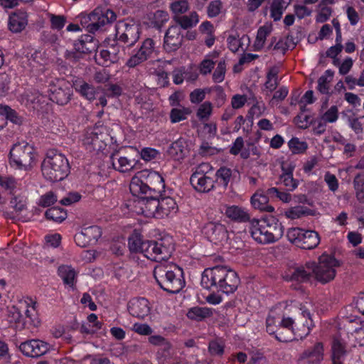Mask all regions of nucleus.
Here are the masks:
<instances>
[{"instance_id":"obj_1","label":"nucleus","mask_w":364,"mask_h":364,"mask_svg":"<svg viewBox=\"0 0 364 364\" xmlns=\"http://www.w3.org/2000/svg\"><path fill=\"white\" fill-rule=\"evenodd\" d=\"M128 247L132 252L142 253L146 258L156 262L167 260L174 251L173 240L170 236L144 241L141 235L134 234L129 237Z\"/></svg>"},{"instance_id":"obj_2","label":"nucleus","mask_w":364,"mask_h":364,"mask_svg":"<svg viewBox=\"0 0 364 364\" xmlns=\"http://www.w3.org/2000/svg\"><path fill=\"white\" fill-rule=\"evenodd\" d=\"M237 272L226 266L218 265L205 269L201 276L200 284L206 289H213L229 294L235 292L240 284Z\"/></svg>"},{"instance_id":"obj_3","label":"nucleus","mask_w":364,"mask_h":364,"mask_svg":"<svg viewBox=\"0 0 364 364\" xmlns=\"http://www.w3.org/2000/svg\"><path fill=\"white\" fill-rule=\"evenodd\" d=\"M164 178L155 171L144 169L139 171L129 184V190L133 196L143 195L161 196L164 191Z\"/></svg>"},{"instance_id":"obj_4","label":"nucleus","mask_w":364,"mask_h":364,"mask_svg":"<svg viewBox=\"0 0 364 364\" xmlns=\"http://www.w3.org/2000/svg\"><path fill=\"white\" fill-rule=\"evenodd\" d=\"M70 170L68 159L55 149L48 151L41 163L43 177L50 182H58L65 179Z\"/></svg>"},{"instance_id":"obj_5","label":"nucleus","mask_w":364,"mask_h":364,"mask_svg":"<svg viewBox=\"0 0 364 364\" xmlns=\"http://www.w3.org/2000/svg\"><path fill=\"white\" fill-rule=\"evenodd\" d=\"M154 277L159 286L171 294L178 293L185 285L183 272L177 265H157L154 270Z\"/></svg>"},{"instance_id":"obj_6","label":"nucleus","mask_w":364,"mask_h":364,"mask_svg":"<svg viewBox=\"0 0 364 364\" xmlns=\"http://www.w3.org/2000/svg\"><path fill=\"white\" fill-rule=\"evenodd\" d=\"M10 164L20 169H30L36 160L35 149L25 141L14 144L10 150Z\"/></svg>"},{"instance_id":"obj_7","label":"nucleus","mask_w":364,"mask_h":364,"mask_svg":"<svg viewBox=\"0 0 364 364\" xmlns=\"http://www.w3.org/2000/svg\"><path fill=\"white\" fill-rule=\"evenodd\" d=\"M314 266L312 272L315 279L324 284L335 278L336 268L341 266V263L333 255L324 253L318 257V263L314 262Z\"/></svg>"},{"instance_id":"obj_8","label":"nucleus","mask_w":364,"mask_h":364,"mask_svg":"<svg viewBox=\"0 0 364 364\" xmlns=\"http://www.w3.org/2000/svg\"><path fill=\"white\" fill-rule=\"evenodd\" d=\"M114 42L123 46L132 47L139 41L141 34L140 26L133 22L119 21L115 26Z\"/></svg>"},{"instance_id":"obj_9","label":"nucleus","mask_w":364,"mask_h":364,"mask_svg":"<svg viewBox=\"0 0 364 364\" xmlns=\"http://www.w3.org/2000/svg\"><path fill=\"white\" fill-rule=\"evenodd\" d=\"M287 237L291 243L304 250L314 249L320 243V237L317 232L300 228L288 229Z\"/></svg>"},{"instance_id":"obj_10","label":"nucleus","mask_w":364,"mask_h":364,"mask_svg":"<svg viewBox=\"0 0 364 364\" xmlns=\"http://www.w3.org/2000/svg\"><path fill=\"white\" fill-rule=\"evenodd\" d=\"M212 166L208 163H202L195 168L190 178L193 188L200 193H208L215 186L214 179L210 176Z\"/></svg>"},{"instance_id":"obj_11","label":"nucleus","mask_w":364,"mask_h":364,"mask_svg":"<svg viewBox=\"0 0 364 364\" xmlns=\"http://www.w3.org/2000/svg\"><path fill=\"white\" fill-rule=\"evenodd\" d=\"M109 141V136L105 127H95L86 130L82 142L90 152L104 150Z\"/></svg>"},{"instance_id":"obj_12","label":"nucleus","mask_w":364,"mask_h":364,"mask_svg":"<svg viewBox=\"0 0 364 364\" xmlns=\"http://www.w3.org/2000/svg\"><path fill=\"white\" fill-rule=\"evenodd\" d=\"M117 18L116 14L110 9L102 12L100 9H95L87 16L82 18V23H87L86 26L90 33H94L101 29L104 26L114 21Z\"/></svg>"},{"instance_id":"obj_13","label":"nucleus","mask_w":364,"mask_h":364,"mask_svg":"<svg viewBox=\"0 0 364 364\" xmlns=\"http://www.w3.org/2000/svg\"><path fill=\"white\" fill-rule=\"evenodd\" d=\"M314 262H307L304 265H296L289 267L282 274V278L287 282L305 283L311 280L313 272Z\"/></svg>"},{"instance_id":"obj_14","label":"nucleus","mask_w":364,"mask_h":364,"mask_svg":"<svg viewBox=\"0 0 364 364\" xmlns=\"http://www.w3.org/2000/svg\"><path fill=\"white\" fill-rule=\"evenodd\" d=\"M154 52L155 42L152 38H147L142 42L137 52L127 60V65L129 68H134L152 58Z\"/></svg>"},{"instance_id":"obj_15","label":"nucleus","mask_w":364,"mask_h":364,"mask_svg":"<svg viewBox=\"0 0 364 364\" xmlns=\"http://www.w3.org/2000/svg\"><path fill=\"white\" fill-rule=\"evenodd\" d=\"M102 236V230L99 226L92 225L82 228L81 232L75 235L76 245L81 247L95 245Z\"/></svg>"},{"instance_id":"obj_16","label":"nucleus","mask_w":364,"mask_h":364,"mask_svg":"<svg viewBox=\"0 0 364 364\" xmlns=\"http://www.w3.org/2000/svg\"><path fill=\"white\" fill-rule=\"evenodd\" d=\"M19 101L30 110L40 111L47 104V97L36 90H27L20 95Z\"/></svg>"},{"instance_id":"obj_17","label":"nucleus","mask_w":364,"mask_h":364,"mask_svg":"<svg viewBox=\"0 0 364 364\" xmlns=\"http://www.w3.org/2000/svg\"><path fill=\"white\" fill-rule=\"evenodd\" d=\"M50 344L38 339H32L23 342L19 350L26 356L38 358L45 355L50 349Z\"/></svg>"},{"instance_id":"obj_18","label":"nucleus","mask_w":364,"mask_h":364,"mask_svg":"<svg viewBox=\"0 0 364 364\" xmlns=\"http://www.w3.org/2000/svg\"><path fill=\"white\" fill-rule=\"evenodd\" d=\"M202 232L208 240L215 244L222 242L228 238V231L224 225L218 222H208L205 223Z\"/></svg>"},{"instance_id":"obj_19","label":"nucleus","mask_w":364,"mask_h":364,"mask_svg":"<svg viewBox=\"0 0 364 364\" xmlns=\"http://www.w3.org/2000/svg\"><path fill=\"white\" fill-rule=\"evenodd\" d=\"M323 345L321 342L304 350L297 358L298 364H321L323 360Z\"/></svg>"},{"instance_id":"obj_20","label":"nucleus","mask_w":364,"mask_h":364,"mask_svg":"<svg viewBox=\"0 0 364 364\" xmlns=\"http://www.w3.org/2000/svg\"><path fill=\"white\" fill-rule=\"evenodd\" d=\"M183 38L184 36L181 33V28L178 25L170 26L164 36V49L168 53L177 50L182 46Z\"/></svg>"},{"instance_id":"obj_21","label":"nucleus","mask_w":364,"mask_h":364,"mask_svg":"<svg viewBox=\"0 0 364 364\" xmlns=\"http://www.w3.org/2000/svg\"><path fill=\"white\" fill-rule=\"evenodd\" d=\"M50 91V100L62 106L67 105L73 95L72 87L65 81L60 82L58 86L52 87Z\"/></svg>"},{"instance_id":"obj_22","label":"nucleus","mask_w":364,"mask_h":364,"mask_svg":"<svg viewBox=\"0 0 364 364\" xmlns=\"http://www.w3.org/2000/svg\"><path fill=\"white\" fill-rule=\"evenodd\" d=\"M160 196L154 194L138 196L141 213L146 217L159 218V197Z\"/></svg>"},{"instance_id":"obj_23","label":"nucleus","mask_w":364,"mask_h":364,"mask_svg":"<svg viewBox=\"0 0 364 364\" xmlns=\"http://www.w3.org/2000/svg\"><path fill=\"white\" fill-rule=\"evenodd\" d=\"M250 232L252 238L260 244L272 243L269 232L267 230L262 218L253 219L250 221Z\"/></svg>"},{"instance_id":"obj_24","label":"nucleus","mask_w":364,"mask_h":364,"mask_svg":"<svg viewBox=\"0 0 364 364\" xmlns=\"http://www.w3.org/2000/svg\"><path fill=\"white\" fill-rule=\"evenodd\" d=\"M128 311L134 317L144 318L150 313L149 301L145 298H134L128 303Z\"/></svg>"},{"instance_id":"obj_25","label":"nucleus","mask_w":364,"mask_h":364,"mask_svg":"<svg viewBox=\"0 0 364 364\" xmlns=\"http://www.w3.org/2000/svg\"><path fill=\"white\" fill-rule=\"evenodd\" d=\"M166 153L175 161L183 159L188 153L187 140L183 137L178 138L169 145Z\"/></svg>"},{"instance_id":"obj_26","label":"nucleus","mask_w":364,"mask_h":364,"mask_svg":"<svg viewBox=\"0 0 364 364\" xmlns=\"http://www.w3.org/2000/svg\"><path fill=\"white\" fill-rule=\"evenodd\" d=\"M28 23L26 12L18 10L9 16V28L13 33H19L22 31Z\"/></svg>"},{"instance_id":"obj_27","label":"nucleus","mask_w":364,"mask_h":364,"mask_svg":"<svg viewBox=\"0 0 364 364\" xmlns=\"http://www.w3.org/2000/svg\"><path fill=\"white\" fill-rule=\"evenodd\" d=\"M225 215L230 220L243 223L250 222V215L244 208L238 205H230L225 207Z\"/></svg>"},{"instance_id":"obj_28","label":"nucleus","mask_w":364,"mask_h":364,"mask_svg":"<svg viewBox=\"0 0 364 364\" xmlns=\"http://www.w3.org/2000/svg\"><path fill=\"white\" fill-rule=\"evenodd\" d=\"M264 225L269 232L271 240L274 242L279 240L284 234V227L274 217L262 218Z\"/></svg>"},{"instance_id":"obj_29","label":"nucleus","mask_w":364,"mask_h":364,"mask_svg":"<svg viewBox=\"0 0 364 364\" xmlns=\"http://www.w3.org/2000/svg\"><path fill=\"white\" fill-rule=\"evenodd\" d=\"M173 21L181 29L187 30L195 27L199 22V16L197 12L192 11L189 15L173 16Z\"/></svg>"},{"instance_id":"obj_30","label":"nucleus","mask_w":364,"mask_h":364,"mask_svg":"<svg viewBox=\"0 0 364 364\" xmlns=\"http://www.w3.org/2000/svg\"><path fill=\"white\" fill-rule=\"evenodd\" d=\"M251 204L255 209L272 213L274 208L269 204V198L262 191H257L251 198Z\"/></svg>"},{"instance_id":"obj_31","label":"nucleus","mask_w":364,"mask_h":364,"mask_svg":"<svg viewBox=\"0 0 364 364\" xmlns=\"http://www.w3.org/2000/svg\"><path fill=\"white\" fill-rule=\"evenodd\" d=\"M110 160L113 168L122 173L131 171L135 166L134 160L128 159L124 156H119L118 152L112 154Z\"/></svg>"},{"instance_id":"obj_32","label":"nucleus","mask_w":364,"mask_h":364,"mask_svg":"<svg viewBox=\"0 0 364 364\" xmlns=\"http://www.w3.org/2000/svg\"><path fill=\"white\" fill-rule=\"evenodd\" d=\"M294 321L290 317H284L280 322H279V327H282V328L287 330L289 333H293L296 339L300 338L302 339L305 338L310 333V328L306 327L304 323L303 324V331H301L298 328H294Z\"/></svg>"},{"instance_id":"obj_33","label":"nucleus","mask_w":364,"mask_h":364,"mask_svg":"<svg viewBox=\"0 0 364 364\" xmlns=\"http://www.w3.org/2000/svg\"><path fill=\"white\" fill-rule=\"evenodd\" d=\"M334 72L331 70H327L318 79V85L316 90L322 95H331V82L333 80Z\"/></svg>"},{"instance_id":"obj_34","label":"nucleus","mask_w":364,"mask_h":364,"mask_svg":"<svg viewBox=\"0 0 364 364\" xmlns=\"http://www.w3.org/2000/svg\"><path fill=\"white\" fill-rule=\"evenodd\" d=\"M73 85L75 90L87 100L92 101L95 99L96 90L93 85L82 80H76Z\"/></svg>"},{"instance_id":"obj_35","label":"nucleus","mask_w":364,"mask_h":364,"mask_svg":"<svg viewBox=\"0 0 364 364\" xmlns=\"http://www.w3.org/2000/svg\"><path fill=\"white\" fill-rule=\"evenodd\" d=\"M58 273L59 277L63 281L64 284L73 288L76 282V272L68 265H61L58 267Z\"/></svg>"},{"instance_id":"obj_36","label":"nucleus","mask_w":364,"mask_h":364,"mask_svg":"<svg viewBox=\"0 0 364 364\" xmlns=\"http://www.w3.org/2000/svg\"><path fill=\"white\" fill-rule=\"evenodd\" d=\"M159 218L168 216L171 212H176L178 210L175 200L171 197L159 198Z\"/></svg>"},{"instance_id":"obj_37","label":"nucleus","mask_w":364,"mask_h":364,"mask_svg":"<svg viewBox=\"0 0 364 364\" xmlns=\"http://www.w3.org/2000/svg\"><path fill=\"white\" fill-rule=\"evenodd\" d=\"M213 314V309L211 308L195 306L191 308L186 315L191 320L201 321L212 316Z\"/></svg>"},{"instance_id":"obj_38","label":"nucleus","mask_w":364,"mask_h":364,"mask_svg":"<svg viewBox=\"0 0 364 364\" xmlns=\"http://www.w3.org/2000/svg\"><path fill=\"white\" fill-rule=\"evenodd\" d=\"M169 19L167 11L164 10H157L149 15L150 25L153 28L160 30Z\"/></svg>"},{"instance_id":"obj_39","label":"nucleus","mask_w":364,"mask_h":364,"mask_svg":"<svg viewBox=\"0 0 364 364\" xmlns=\"http://www.w3.org/2000/svg\"><path fill=\"white\" fill-rule=\"evenodd\" d=\"M283 173L280 176V181L286 186L287 191H294L298 186V181L293 178V168L285 169L282 167Z\"/></svg>"},{"instance_id":"obj_40","label":"nucleus","mask_w":364,"mask_h":364,"mask_svg":"<svg viewBox=\"0 0 364 364\" xmlns=\"http://www.w3.org/2000/svg\"><path fill=\"white\" fill-rule=\"evenodd\" d=\"M346 355L343 345L338 341L334 340L332 345L333 364H343V359Z\"/></svg>"},{"instance_id":"obj_41","label":"nucleus","mask_w":364,"mask_h":364,"mask_svg":"<svg viewBox=\"0 0 364 364\" xmlns=\"http://www.w3.org/2000/svg\"><path fill=\"white\" fill-rule=\"evenodd\" d=\"M272 28L268 26H261L257 33L254 43L255 50H260L264 46L267 37L271 33Z\"/></svg>"},{"instance_id":"obj_42","label":"nucleus","mask_w":364,"mask_h":364,"mask_svg":"<svg viewBox=\"0 0 364 364\" xmlns=\"http://www.w3.org/2000/svg\"><path fill=\"white\" fill-rule=\"evenodd\" d=\"M45 216L48 220L55 223H61L66 219L67 212L63 208L53 207L46 211Z\"/></svg>"},{"instance_id":"obj_43","label":"nucleus","mask_w":364,"mask_h":364,"mask_svg":"<svg viewBox=\"0 0 364 364\" xmlns=\"http://www.w3.org/2000/svg\"><path fill=\"white\" fill-rule=\"evenodd\" d=\"M191 113V109L187 107L173 108L169 114L171 122L174 124L185 120Z\"/></svg>"},{"instance_id":"obj_44","label":"nucleus","mask_w":364,"mask_h":364,"mask_svg":"<svg viewBox=\"0 0 364 364\" xmlns=\"http://www.w3.org/2000/svg\"><path fill=\"white\" fill-rule=\"evenodd\" d=\"M169 8L174 16H181L188 11L190 5L188 0H176L170 4Z\"/></svg>"},{"instance_id":"obj_45","label":"nucleus","mask_w":364,"mask_h":364,"mask_svg":"<svg viewBox=\"0 0 364 364\" xmlns=\"http://www.w3.org/2000/svg\"><path fill=\"white\" fill-rule=\"evenodd\" d=\"M278 68L276 67L271 68L267 74V80L265 82V87L270 91H273L277 86V75Z\"/></svg>"},{"instance_id":"obj_46","label":"nucleus","mask_w":364,"mask_h":364,"mask_svg":"<svg viewBox=\"0 0 364 364\" xmlns=\"http://www.w3.org/2000/svg\"><path fill=\"white\" fill-rule=\"evenodd\" d=\"M289 148L294 154H299L304 152L308 147L306 141H301L296 137H293L288 142Z\"/></svg>"},{"instance_id":"obj_47","label":"nucleus","mask_w":364,"mask_h":364,"mask_svg":"<svg viewBox=\"0 0 364 364\" xmlns=\"http://www.w3.org/2000/svg\"><path fill=\"white\" fill-rule=\"evenodd\" d=\"M2 109L5 110L2 112L6 120L9 119L16 124H21L23 122V117L20 116L14 109H11L8 106H2Z\"/></svg>"},{"instance_id":"obj_48","label":"nucleus","mask_w":364,"mask_h":364,"mask_svg":"<svg viewBox=\"0 0 364 364\" xmlns=\"http://www.w3.org/2000/svg\"><path fill=\"white\" fill-rule=\"evenodd\" d=\"M215 176L217 179L226 188L232 176V170L225 166L220 167L216 171Z\"/></svg>"},{"instance_id":"obj_49","label":"nucleus","mask_w":364,"mask_h":364,"mask_svg":"<svg viewBox=\"0 0 364 364\" xmlns=\"http://www.w3.org/2000/svg\"><path fill=\"white\" fill-rule=\"evenodd\" d=\"M7 320L10 323H21L22 314L19 309L15 306H12L7 309Z\"/></svg>"},{"instance_id":"obj_50","label":"nucleus","mask_w":364,"mask_h":364,"mask_svg":"<svg viewBox=\"0 0 364 364\" xmlns=\"http://www.w3.org/2000/svg\"><path fill=\"white\" fill-rule=\"evenodd\" d=\"M282 3L279 0H274L270 7V16L274 21H279L282 18L284 10Z\"/></svg>"},{"instance_id":"obj_51","label":"nucleus","mask_w":364,"mask_h":364,"mask_svg":"<svg viewBox=\"0 0 364 364\" xmlns=\"http://www.w3.org/2000/svg\"><path fill=\"white\" fill-rule=\"evenodd\" d=\"M50 21V27L52 29L60 31L62 29L66 22V18L61 15L48 14Z\"/></svg>"},{"instance_id":"obj_52","label":"nucleus","mask_w":364,"mask_h":364,"mask_svg":"<svg viewBox=\"0 0 364 364\" xmlns=\"http://www.w3.org/2000/svg\"><path fill=\"white\" fill-rule=\"evenodd\" d=\"M57 200V196L53 191H48L41 196L38 205L46 208L53 205Z\"/></svg>"},{"instance_id":"obj_53","label":"nucleus","mask_w":364,"mask_h":364,"mask_svg":"<svg viewBox=\"0 0 364 364\" xmlns=\"http://www.w3.org/2000/svg\"><path fill=\"white\" fill-rule=\"evenodd\" d=\"M226 65L225 60H220L213 74V79L215 82H221L225 78Z\"/></svg>"},{"instance_id":"obj_54","label":"nucleus","mask_w":364,"mask_h":364,"mask_svg":"<svg viewBox=\"0 0 364 364\" xmlns=\"http://www.w3.org/2000/svg\"><path fill=\"white\" fill-rule=\"evenodd\" d=\"M223 4L220 0L211 1L207 7V14L208 17L214 18L218 16L222 10Z\"/></svg>"},{"instance_id":"obj_55","label":"nucleus","mask_w":364,"mask_h":364,"mask_svg":"<svg viewBox=\"0 0 364 364\" xmlns=\"http://www.w3.org/2000/svg\"><path fill=\"white\" fill-rule=\"evenodd\" d=\"M10 205L16 213L21 212L26 208V199L21 196H14L10 200Z\"/></svg>"},{"instance_id":"obj_56","label":"nucleus","mask_w":364,"mask_h":364,"mask_svg":"<svg viewBox=\"0 0 364 364\" xmlns=\"http://www.w3.org/2000/svg\"><path fill=\"white\" fill-rule=\"evenodd\" d=\"M309 210L303 206L291 208L287 212V216L291 219L299 218L303 215H309Z\"/></svg>"},{"instance_id":"obj_57","label":"nucleus","mask_w":364,"mask_h":364,"mask_svg":"<svg viewBox=\"0 0 364 364\" xmlns=\"http://www.w3.org/2000/svg\"><path fill=\"white\" fill-rule=\"evenodd\" d=\"M212 113V104L205 102L201 104L197 111V117L200 119H208Z\"/></svg>"},{"instance_id":"obj_58","label":"nucleus","mask_w":364,"mask_h":364,"mask_svg":"<svg viewBox=\"0 0 364 364\" xmlns=\"http://www.w3.org/2000/svg\"><path fill=\"white\" fill-rule=\"evenodd\" d=\"M213 92L215 95V100L217 107H220L223 106L226 100V95L223 88L219 85L215 86L213 88Z\"/></svg>"},{"instance_id":"obj_59","label":"nucleus","mask_w":364,"mask_h":364,"mask_svg":"<svg viewBox=\"0 0 364 364\" xmlns=\"http://www.w3.org/2000/svg\"><path fill=\"white\" fill-rule=\"evenodd\" d=\"M296 338L295 336L287 331V330L282 328V327L277 328V333L276 336V339L280 342H289L292 340Z\"/></svg>"},{"instance_id":"obj_60","label":"nucleus","mask_w":364,"mask_h":364,"mask_svg":"<svg viewBox=\"0 0 364 364\" xmlns=\"http://www.w3.org/2000/svg\"><path fill=\"white\" fill-rule=\"evenodd\" d=\"M338 107L333 105L323 114L322 119L326 122L333 123L338 119Z\"/></svg>"},{"instance_id":"obj_61","label":"nucleus","mask_w":364,"mask_h":364,"mask_svg":"<svg viewBox=\"0 0 364 364\" xmlns=\"http://www.w3.org/2000/svg\"><path fill=\"white\" fill-rule=\"evenodd\" d=\"M320 8V11L318 14L316 15V21L318 23H324L331 16L332 14V9L330 7H328L326 6H322Z\"/></svg>"},{"instance_id":"obj_62","label":"nucleus","mask_w":364,"mask_h":364,"mask_svg":"<svg viewBox=\"0 0 364 364\" xmlns=\"http://www.w3.org/2000/svg\"><path fill=\"white\" fill-rule=\"evenodd\" d=\"M121 50H123V46L118 45V43H116L113 41V43L109 46V50H102L100 53V55L102 56V58L107 60L110 54L116 55L120 52Z\"/></svg>"},{"instance_id":"obj_63","label":"nucleus","mask_w":364,"mask_h":364,"mask_svg":"<svg viewBox=\"0 0 364 364\" xmlns=\"http://www.w3.org/2000/svg\"><path fill=\"white\" fill-rule=\"evenodd\" d=\"M208 350L212 355H222L224 353V346L217 341H211L208 345Z\"/></svg>"},{"instance_id":"obj_64","label":"nucleus","mask_w":364,"mask_h":364,"mask_svg":"<svg viewBox=\"0 0 364 364\" xmlns=\"http://www.w3.org/2000/svg\"><path fill=\"white\" fill-rule=\"evenodd\" d=\"M294 10L298 18L302 19L306 16L311 15V10L307 8L305 5L295 4Z\"/></svg>"}]
</instances>
